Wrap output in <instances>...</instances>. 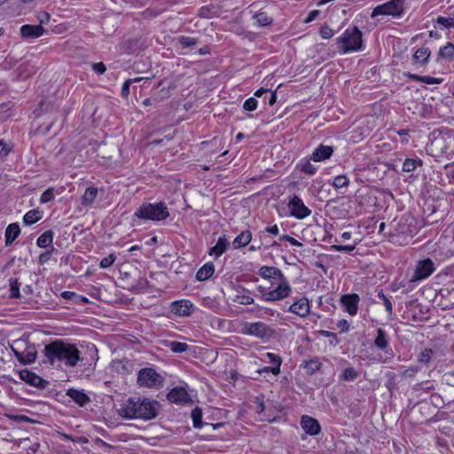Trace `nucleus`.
I'll list each match as a JSON object with an SVG mask.
<instances>
[{"instance_id": "1", "label": "nucleus", "mask_w": 454, "mask_h": 454, "mask_svg": "<svg viewBox=\"0 0 454 454\" xmlns=\"http://www.w3.org/2000/svg\"><path fill=\"white\" fill-rule=\"evenodd\" d=\"M44 355L49 363L63 362L65 365L74 367L82 360L81 352L74 344L66 343L61 340L51 341L44 347Z\"/></svg>"}, {"instance_id": "2", "label": "nucleus", "mask_w": 454, "mask_h": 454, "mask_svg": "<svg viewBox=\"0 0 454 454\" xmlns=\"http://www.w3.org/2000/svg\"><path fill=\"white\" fill-rule=\"evenodd\" d=\"M159 403L146 398H129L118 410V414L128 419H142L150 420L154 419L158 413Z\"/></svg>"}, {"instance_id": "3", "label": "nucleus", "mask_w": 454, "mask_h": 454, "mask_svg": "<svg viewBox=\"0 0 454 454\" xmlns=\"http://www.w3.org/2000/svg\"><path fill=\"white\" fill-rule=\"evenodd\" d=\"M363 34L354 26L347 28L341 36L336 39V44L342 54L363 50Z\"/></svg>"}, {"instance_id": "4", "label": "nucleus", "mask_w": 454, "mask_h": 454, "mask_svg": "<svg viewBox=\"0 0 454 454\" xmlns=\"http://www.w3.org/2000/svg\"><path fill=\"white\" fill-rule=\"evenodd\" d=\"M134 216L142 220L161 221L169 216V212L164 202L145 203L135 211Z\"/></svg>"}, {"instance_id": "5", "label": "nucleus", "mask_w": 454, "mask_h": 454, "mask_svg": "<svg viewBox=\"0 0 454 454\" xmlns=\"http://www.w3.org/2000/svg\"><path fill=\"white\" fill-rule=\"evenodd\" d=\"M417 233L416 221L412 216L403 215L397 222L393 233L392 241L395 243H406L409 238Z\"/></svg>"}, {"instance_id": "6", "label": "nucleus", "mask_w": 454, "mask_h": 454, "mask_svg": "<svg viewBox=\"0 0 454 454\" xmlns=\"http://www.w3.org/2000/svg\"><path fill=\"white\" fill-rule=\"evenodd\" d=\"M11 349L18 361L22 364H33L36 359V349L34 345L27 343L25 340H16L11 346Z\"/></svg>"}, {"instance_id": "7", "label": "nucleus", "mask_w": 454, "mask_h": 454, "mask_svg": "<svg viewBox=\"0 0 454 454\" xmlns=\"http://www.w3.org/2000/svg\"><path fill=\"white\" fill-rule=\"evenodd\" d=\"M240 333L258 339H268L273 336L274 331L267 324L261 321L244 322L241 325Z\"/></svg>"}, {"instance_id": "8", "label": "nucleus", "mask_w": 454, "mask_h": 454, "mask_svg": "<svg viewBox=\"0 0 454 454\" xmlns=\"http://www.w3.org/2000/svg\"><path fill=\"white\" fill-rule=\"evenodd\" d=\"M257 290L261 294V298L265 301H277L283 300L290 295L292 288L289 284H278L277 287L269 290L265 286H259Z\"/></svg>"}, {"instance_id": "9", "label": "nucleus", "mask_w": 454, "mask_h": 454, "mask_svg": "<svg viewBox=\"0 0 454 454\" xmlns=\"http://www.w3.org/2000/svg\"><path fill=\"white\" fill-rule=\"evenodd\" d=\"M163 382V377L153 368H143L138 372L137 383L141 387L159 388Z\"/></svg>"}, {"instance_id": "10", "label": "nucleus", "mask_w": 454, "mask_h": 454, "mask_svg": "<svg viewBox=\"0 0 454 454\" xmlns=\"http://www.w3.org/2000/svg\"><path fill=\"white\" fill-rule=\"evenodd\" d=\"M404 11V0H391L383 4L376 6L372 14V18L379 15H391L400 17Z\"/></svg>"}, {"instance_id": "11", "label": "nucleus", "mask_w": 454, "mask_h": 454, "mask_svg": "<svg viewBox=\"0 0 454 454\" xmlns=\"http://www.w3.org/2000/svg\"><path fill=\"white\" fill-rule=\"evenodd\" d=\"M287 207L290 215L297 219H304L311 214V210L304 205L302 200L297 195L290 198Z\"/></svg>"}, {"instance_id": "12", "label": "nucleus", "mask_w": 454, "mask_h": 454, "mask_svg": "<svg viewBox=\"0 0 454 454\" xmlns=\"http://www.w3.org/2000/svg\"><path fill=\"white\" fill-rule=\"evenodd\" d=\"M434 271V264L429 258L418 262L411 282L428 278Z\"/></svg>"}, {"instance_id": "13", "label": "nucleus", "mask_w": 454, "mask_h": 454, "mask_svg": "<svg viewBox=\"0 0 454 454\" xmlns=\"http://www.w3.org/2000/svg\"><path fill=\"white\" fill-rule=\"evenodd\" d=\"M194 306L188 300L173 301L170 305V311L178 317H189L193 312Z\"/></svg>"}, {"instance_id": "14", "label": "nucleus", "mask_w": 454, "mask_h": 454, "mask_svg": "<svg viewBox=\"0 0 454 454\" xmlns=\"http://www.w3.org/2000/svg\"><path fill=\"white\" fill-rule=\"evenodd\" d=\"M20 377L27 384L40 389H44L49 385V382L47 380H43L40 376L36 375L35 372H30L28 370L20 371Z\"/></svg>"}, {"instance_id": "15", "label": "nucleus", "mask_w": 454, "mask_h": 454, "mask_svg": "<svg viewBox=\"0 0 454 454\" xmlns=\"http://www.w3.org/2000/svg\"><path fill=\"white\" fill-rule=\"evenodd\" d=\"M259 275L265 279H277L278 280V284H289L287 278L284 276L282 271L276 267L262 266L259 270Z\"/></svg>"}, {"instance_id": "16", "label": "nucleus", "mask_w": 454, "mask_h": 454, "mask_svg": "<svg viewBox=\"0 0 454 454\" xmlns=\"http://www.w3.org/2000/svg\"><path fill=\"white\" fill-rule=\"evenodd\" d=\"M360 298L356 294H344L340 298V303L350 316L357 313Z\"/></svg>"}, {"instance_id": "17", "label": "nucleus", "mask_w": 454, "mask_h": 454, "mask_svg": "<svg viewBox=\"0 0 454 454\" xmlns=\"http://www.w3.org/2000/svg\"><path fill=\"white\" fill-rule=\"evenodd\" d=\"M301 427L306 434L310 435H317L321 430L318 421L308 415H303L301 417Z\"/></svg>"}, {"instance_id": "18", "label": "nucleus", "mask_w": 454, "mask_h": 454, "mask_svg": "<svg viewBox=\"0 0 454 454\" xmlns=\"http://www.w3.org/2000/svg\"><path fill=\"white\" fill-rule=\"evenodd\" d=\"M309 300L305 297H302L294 302L288 308V311L294 313L301 317H305L309 314Z\"/></svg>"}, {"instance_id": "19", "label": "nucleus", "mask_w": 454, "mask_h": 454, "mask_svg": "<svg viewBox=\"0 0 454 454\" xmlns=\"http://www.w3.org/2000/svg\"><path fill=\"white\" fill-rule=\"evenodd\" d=\"M374 346L382 351H385V353L388 354L390 357H393V351L389 347V341L387 335V333L381 329H377V336L374 340Z\"/></svg>"}, {"instance_id": "20", "label": "nucleus", "mask_w": 454, "mask_h": 454, "mask_svg": "<svg viewBox=\"0 0 454 454\" xmlns=\"http://www.w3.org/2000/svg\"><path fill=\"white\" fill-rule=\"evenodd\" d=\"M46 30L41 25H29L26 24L20 27V34L22 37L27 39H35L42 36Z\"/></svg>"}, {"instance_id": "21", "label": "nucleus", "mask_w": 454, "mask_h": 454, "mask_svg": "<svg viewBox=\"0 0 454 454\" xmlns=\"http://www.w3.org/2000/svg\"><path fill=\"white\" fill-rule=\"evenodd\" d=\"M333 153V147L329 145H320L314 150L309 160L319 162L329 159Z\"/></svg>"}, {"instance_id": "22", "label": "nucleus", "mask_w": 454, "mask_h": 454, "mask_svg": "<svg viewBox=\"0 0 454 454\" xmlns=\"http://www.w3.org/2000/svg\"><path fill=\"white\" fill-rule=\"evenodd\" d=\"M168 400L171 403H187L190 401V397L186 390L183 387L173 388L167 395Z\"/></svg>"}, {"instance_id": "23", "label": "nucleus", "mask_w": 454, "mask_h": 454, "mask_svg": "<svg viewBox=\"0 0 454 454\" xmlns=\"http://www.w3.org/2000/svg\"><path fill=\"white\" fill-rule=\"evenodd\" d=\"M229 245L230 243L226 239L225 236H222L218 239L216 245L209 249L208 254L216 259L227 250Z\"/></svg>"}, {"instance_id": "24", "label": "nucleus", "mask_w": 454, "mask_h": 454, "mask_svg": "<svg viewBox=\"0 0 454 454\" xmlns=\"http://www.w3.org/2000/svg\"><path fill=\"white\" fill-rule=\"evenodd\" d=\"M67 395L69 396L74 402L80 406H84L90 402V397L82 391L77 389H68Z\"/></svg>"}, {"instance_id": "25", "label": "nucleus", "mask_w": 454, "mask_h": 454, "mask_svg": "<svg viewBox=\"0 0 454 454\" xmlns=\"http://www.w3.org/2000/svg\"><path fill=\"white\" fill-rule=\"evenodd\" d=\"M20 233V228L18 223H13L9 224L5 230V246L12 245Z\"/></svg>"}, {"instance_id": "26", "label": "nucleus", "mask_w": 454, "mask_h": 454, "mask_svg": "<svg viewBox=\"0 0 454 454\" xmlns=\"http://www.w3.org/2000/svg\"><path fill=\"white\" fill-rule=\"evenodd\" d=\"M215 272V266L212 262L205 263L196 273V279L198 281L207 280Z\"/></svg>"}, {"instance_id": "27", "label": "nucleus", "mask_w": 454, "mask_h": 454, "mask_svg": "<svg viewBox=\"0 0 454 454\" xmlns=\"http://www.w3.org/2000/svg\"><path fill=\"white\" fill-rule=\"evenodd\" d=\"M251 239H252L251 231H244L234 239V240L232 242L233 247L235 249L243 247L248 245V243L251 241Z\"/></svg>"}, {"instance_id": "28", "label": "nucleus", "mask_w": 454, "mask_h": 454, "mask_svg": "<svg viewBox=\"0 0 454 454\" xmlns=\"http://www.w3.org/2000/svg\"><path fill=\"white\" fill-rule=\"evenodd\" d=\"M98 196V189L95 187H89L85 190L84 194L82 198V204L83 206L91 205Z\"/></svg>"}, {"instance_id": "29", "label": "nucleus", "mask_w": 454, "mask_h": 454, "mask_svg": "<svg viewBox=\"0 0 454 454\" xmlns=\"http://www.w3.org/2000/svg\"><path fill=\"white\" fill-rule=\"evenodd\" d=\"M430 54L431 52L427 48L422 47L416 51L413 59L416 62L425 65L427 63Z\"/></svg>"}, {"instance_id": "30", "label": "nucleus", "mask_w": 454, "mask_h": 454, "mask_svg": "<svg viewBox=\"0 0 454 454\" xmlns=\"http://www.w3.org/2000/svg\"><path fill=\"white\" fill-rule=\"evenodd\" d=\"M53 240V231L49 230L43 232L36 241V244L39 247L45 248L48 247Z\"/></svg>"}, {"instance_id": "31", "label": "nucleus", "mask_w": 454, "mask_h": 454, "mask_svg": "<svg viewBox=\"0 0 454 454\" xmlns=\"http://www.w3.org/2000/svg\"><path fill=\"white\" fill-rule=\"evenodd\" d=\"M166 347L174 353H183L189 349L187 343L176 340L166 341Z\"/></svg>"}, {"instance_id": "32", "label": "nucleus", "mask_w": 454, "mask_h": 454, "mask_svg": "<svg viewBox=\"0 0 454 454\" xmlns=\"http://www.w3.org/2000/svg\"><path fill=\"white\" fill-rule=\"evenodd\" d=\"M310 160L309 159H302L297 168L301 172L312 176L316 173L317 168L310 163Z\"/></svg>"}, {"instance_id": "33", "label": "nucleus", "mask_w": 454, "mask_h": 454, "mask_svg": "<svg viewBox=\"0 0 454 454\" xmlns=\"http://www.w3.org/2000/svg\"><path fill=\"white\" fill-rule=\"evenodd\" d=\"M41 217V213L38 210L32 209L25 214L23 217V223L26 225H31L38 222Z\"/></svg>"}, {"instance_id": "34", "label": "nucleus", "mask_w": 454, "mask_h": 454, "mask_svg": "<svg viewBox=\"0 0 454 454\" xmlns=\"http://www.w3.org/2000/svg\"><path fill=\"white\" fill-rule=\"evenodd\" d=\"M454 56V44L447 43L444 46L441 47L438 52V57L442 59H450Z\"/></svg>"}, {"instance_id": "35", "label": "nucleus", "mask_w": 454, "mask_h": 454, "mask_svg": "<svg viewBox=\"0 0 454 454\" xmlns=\"http://www.w3.org/2000/svg\"><path fill=\"white\" fill-rule=\"evenodd\" d=\"M321 363L318 361L317 358L310 359L309 361H306L304 364V369L306 370V372L309 375L314 374L321 368Z\"/></svg>"}, {"instance_id": "36", "label": "nucleus", "mask_w": 454, "mask_h": 454, "mask_svg": "<svg viewBox=\"0 0 454 454\" xmlns=\"http://www.w3.org/2000/svg\"><path fill=\"white\" fill-rule=\"evenodd\" d=\"M256 23L261 27H265L272 23V18L268 16L265 12H258L253 17Z\"/></svg>"}, {"instance_id": "37", "label": "nucleus", "mask_w": 454, "mask_h": 454, "mask_svg": "<svg viewBox=\"0 0 454 454\" xmlns=\"http://www.w3.org/2000/svg\"><path fill=\"white\" fill-rule=\"evenodd\" d=\"M436 23L438 24L440 28H454V16L450 18H445L442 16H439L436 19Z\"/></svg>"}, {"instance_id": "38", "label": "nucleus", "mask_w": 454, "mask_h": 454, "mask_svg": "<svg viewBox=\"0 0 454 454\" xmlns=\"http://www.w3.org/2000/svg\"><path fill=\"white\" fill-rule=\"evenodd\" d=\"M357 376L358 372L354 367H348L343 371L340 379L345 381H353L357 378Z\"/></svg>"}, {"instance_id": "39", "label": "nucleus", "mask_w": 454, "mask_h": 454, "mask_svg": "<svg viewBox=\"0 0 454 454\" xmlns=\"http://www.w3.org/2000/svg\"><path fill=\"white\" fill-rule=\"evenodd\" d=\"M192 419L193 422V427L195 428H200L202 427V411L200 408H195L192 411Z\"/></svg>"}, {"instance_id": "40", "label": "nucleus", "mask_w": 454, "mask_h": 454, "mask_svg": "<svg viewBox=\"0 0 454 454\" xmlns=\"http://www.w3.org/2000/svg\"><path fill=\"white\" fill-rule=\"evenodd\" d=\"M10 297L20 298V284L17 278H10Z\"/></svg>"}, {"instance_id": "41", "label": "nucleus", "mask_w": 454, "mask_h": 454, "mask_svg": "<svg viewBox=\"0 0 454 454\" xmlns=\"http://www.w3.org/2000/svg\"><path fill=\"white\" fill-rule=\"evenodd\" d=\"M378 298L380 299L384 306L386 308V310L388 314V316H392L393 314V306L391 301L385 295L383 290H380L377 294Z\"/></svg>"}, {"instance_id": "42", "label": "nucleus", "mask_w": 454, "mask_h": 454, "mask_svg": "<svg viewBox=\"0 0 454 454\" xmlns=\"http://www.w3.org/2000/svg\"><path fill=\"white\" fill-rule=\"evenodd\" d=\"M349 184V180L348 178L344 176V175H339L337 176L333 182V187H335L336 189H340V188H343V187H347Z\"/></svg>"}, {"instance_id": "43", "label": "nucleus", "mask_w": 454, "mask_h": 454, "mask_svg": "<svg viewBox=\"0 0 454 454\" xmlns=\"http://www.w3.org/2000/svg\"><path fill=\"white\" fill-rule=\"evenodd\" d=\"M420 164V161H418L414 159H406L403 163V170L404 172H411L417 168L418 165Z\"/></svg>"}, {"instance_id": "44", "label": "nucleus", "mask_w": 454, "mask_h": 454, "mask_svg": "<svg viewBox=\"0 0 454 454\" xmlns=\"http://www.w3.org/2000/svg\"><path fill=\"white\" fill-rule=\"evenodd\" d=\"M356 244L354 245H332L330 247V250L334 252H346V253H351L355 250Z\"/></svg>"}, {"instance_id": "45", "label": "nucleus", "mask_w": 454, "mask_h": 454, "mask_svg": "<svg viewBox=\"0 0 454 454\" xmlns=\"http://www.w3.org/2000/svg\"><path fill=\"white\" fill-rule=\"evenodd\" d=\"M178 41H179L180 44L184 48H187V47H191V46L196 45L199 43L198 39H196V38L189 37V36H184V35L180 36L178 38Z\"/></svg>"}, {"instance_id": "46", "label": "nucleus", "mask_w": 454, "mask_h": 454, "mask_svg": "<svg viewBox=\"0 0 454 454\" xmlns=\"http://www.w3.org/2000/svg\"><path fill=\"white\" fill-rule=\"evenodd\" d=\"M234 301L243 305H250L254 302V299L247 294H237L235 296Z\"/></svg>"}, {"instance_id": "47", "label": "nucleus", "mask_w": 454, "mask_h": 454, "mask_svg": "<svg viewBox=\"0 0 454 454\" xmlns=\"http://www.w3.org/2000/svg\"><path fill=\"white\" fill-rule=\"evenodd\" d=\"M258 101L254 98H247L243 104V109L245 111L252 112L257 107Z\"/></svg>"}, {"instance_id": "48", "label": "nucleus", "mask_w": 454, "mask_h": 454, "mask_svg": "<svg viewBox=\"0 0 454 454\" xmlns=\"http://www.w3.org/2000/svg\"><path fill=\"white\" fill-rule=\"evenodd\" d=\"M54 189L53 188H48L46 191L43 192L40 198L41 203H47L51 201L54 199Z\"/></svg>"}, {"instance_id": "49", "label": "nucleus", "mask_w": 454, "mask_h": 454, "mask_svg": "<svg viewBox=\"0 0 454 454\" xmlns=\"http://www.w3.org/2000/svg\"><path fill=\"white\" fill-rule=\"evenodd\" d=\"M432 354H433V350L431 348H425L419 355L418 361L420 363L427 364L430 361Z\"/></svg>"}, {"instance_id": "50", "label": "nucleus", "mask_w": 454, "mask_h": 454, "mask_svg": "<svg viewBox=\"0 0 454 454\" xmlns=\"http://www.w3.org/2000/svg\"><path fill=\"white\" fill-rule=\"evenodd\" d=\"M115 259H116V256L114 254H111L108 256L104 257L103 259H101V261L99 262L100 268H102V269L109 268L110 266L113 265Z\"/></svg>"}, {"instance_id": "51", "label": "nucleus", "mask_w": 454, "mask_h": 454, "mask_svg": "<svg viewBox=\"0 0 454 454\" xmlns=\"http://www.w3.org/2000/svg\"><path fill=\"white\" fill-rule=\"evenodd\" d=\"M265 356L268 358L269 362L274 364V367H278L280 369L282 359L279 356L270 352L266 353Z\"/></svg>"}, {"instance_id": "52", "label": "nucleus", "mask_w": 454, "mask_h": 454, "mask_svg": "<svg viewBox=\"0 0 454 454\" xmlns=\"http://www.w3.org/2000/svg\"><path fill=\"white\" fill-rule=\"evenodd\" d=\"M319 34L324 39H330L333 35V30L327 25L322 26Z\"/></svg>"}, {"instance_id": "53", "label": "nucleus", "mask_w": 454, "mask_h": 454, "mask_svg": "<svg viewBox=\"0 0 454 454\" xmlns=\"http://www.w3.org/2000/svg\"><path fill=\"white\" fill-rule=\"evenodd\" d=\"M447 170V177L450 183H454V162L448 163L444 166Z\"/></svg>"}, {"instance_id": "54", "label": "nucleus", "mask_w": 454, "mask_h": 454, "mask_svg": "<svg viewBox=\"0 0 454 454\" xmlns=\"http://www.w3.org/2000/svg\"><path fill=\"white\" fill-rule=\"evenodd\" d=\"M421 82H424L426 84H440L442 82V79L425 75V76H422Z\"/></svg>"}, {"instance_id": "55", "label": "nucleus", "mask_w": 454, "mask_h": 454, "mask_svg": "<svg viewBox=\"0 0 454 454\" xmlns=\"http://www.w3.org/2000/svg\"><path fill=\"white\" fill-rule=\"evenodd\" d=\"M92 69L97 74H103L106 71V67L103 62H98L92 65Z\"/></svg>"}, {"instance_id": "56", "label": "nucleus", "mask_w": 454, "mask_h": 454, "mask_svg": "<svg viewBox=\"0 0 454 454\" xmlns=\"http://www.w3.org/2000/svg\"><path fill=\"white\" fill-rule=\"evenodd\" d=\"M258 372L262 374V372H271L274 375H278L280 373V369L274 366H266L262 369L258 370Z\"/></svg>"}, {"instance_id": "57", "label": "nucleus", "mask_w": 454, "mask_h": 454, "mask_svg": "<svg viewBox=\"0 0 454 454\" xmlns=\"http://www.w3.org/2000/svg\"><path fill=\"white\" fill-rule=\"evenodd\" d=\"M175 88H176V85L174 83H171L168 88H162L160 91V93L161 95L158 99L160 100L162 98H168L170 90H174Z\"/></svg>"}, {"instance_id": "58", "label": "nucleus", "mask_w": 454, "mask_h": 454, "mask_svg": "<svg viewBox=\"0 0 454 454\" xmlns=\"http://www.w3.org/2000/svg\"><path fill=\"white\" fill-rule=\"evenodd\" d=\"M280 239L286 240L291 245L295 246V247H302L303 246L302 243H301L300 241H298L297 239H295L294 238H293L289 235H283L282 237H280Z\"/></svg>"}, {"instance_id": "59", "label": "nucleus", "mask_w": 454, "mask_h": 454, "mask_svg": "<svg viewBox=\"0 0 454 454\" xmlns=\"http://www.w3.org/2000/svg\"><path fill=\"white\" fill-rule=\"evenodd\" d=\"M337 326L340 329L341 333L349 331V324L346 319H341L337 323Z\"/></svg>"}, {"instance_id": "60", "label": "nucleus", "mask_w": 454, "mask_h": 454, "mask_svg": "<svg viewBox=\"0 0 454 454\" xmlns=\"http://www.w3.org/2000/svg\"><path fill=\"white\" fill-rule=\"evenodd\" d=\"M51 255V251H47L45 253L41 254L38 258V262L42 265L46 263L50 260Z\"/></svg>"}, {"instance_id": "61", "label": "nucleus", "mask_w": 454, "mask_h": 454, "mask_svg": "<svg viewBox=\"0 0 454 454\" xmlns=\"http://www.w3.org/2000/svg\"><path fill=\"white\" fill-rule=\"evenodd\" d=\"M51 19V16L48 12H42L39 13L38 15V20H39V22L41 26H43V24L44 23H47Z\"/></svg>"}, {"instance_id": "62", "label": "nucleus", "mask_w": 454, "mask_h": 454, "mask_svg": "<svg viewBox=\"0 0 454 454\" xmlns=\"http://www.w3.org/2000/svg\"><path fill=\"white\" fill-rule=\"evenodd\" d=\"M131 84L130 80L125 81L121 87V96L127 98L129 94V86Z\"/></svg>"}, {"instance_id": "63", "label": "nucleus", "mask_w": 454, "mask_h": 454, "mask_svg": "<svg viewBox=\"0 0 454 454\" xmlns=\"http://www.w3.org/2000/svg\"><path fill=\"white\" fill-rule=\"evenodd\" d=\"M0 147H1L0 157H2V158L6 157L9 154L11 149L7 148L6 144L4 142V140H0Z\"/></svg>"}, {"instance_id": "64", "label": "nucleus", "mask_w": 454, "mask_h": 454, "mask_svg": "<svg viewBox=\"0 0 454 454\" xmlns=\"http://www.w3.org/2000/svg\"><path fill=\"white\" fill-rule=\"evenodd\" d=\"M318 14H319L318 10H313V11L309 12L307 18L304 20V23H309V22L313 21L317 17Z\"/></svg>"}]
</instances>
